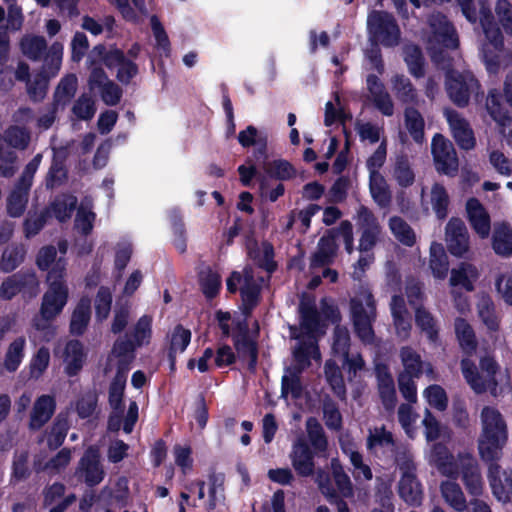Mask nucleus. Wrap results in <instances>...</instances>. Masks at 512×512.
Listing matches in <instances>:
<instances>
[{
	"label": "nucleus",
	"mask_w": 512,
	"mask_h": 512,
	"mask_svg": "<svg viewBox=\"0 0 512 512\" xmlns=\"http://www.w3.org/2000/svg\"><path fill=\"white\" fill-rule=\"evenodd\" d=\"M389 228L395 238L404 245L412 246L416 236L412 228L400 217H392L389 220Z\"/></svg>",
	"instance_id": "nucleus-50"
},
{
	"label": "nucleus",
	"mask_w": 512,
	"mask_h": 512,
	"mask_svg": "<svg viewBox=\"0 0 512 512\" xmlns=\"http://www.w3.org/2000/svg\"><path fill=\"white\" fill-rule=\"evenodd\" d=\"M403 371L400 374H408L416 378L424 373L430 380L436 379V373L430 362H425L421 356L410 347H403L400 351Z\"/></svg>",
	"instance_id": "nucleus-23"
},
{
	"label": "nucleus",
	"mask_w": 512,
	"mask_h": 512,
	"mask_svg": "<svg viewBox=\"0 0 512 512\" xmlns=\"http://www.w3.org/2000/svg\"><path fill=\"white\" fill-rule=\"evenodd\" d=\"M423 425L425 427V436L428 442L447 441L450 439V431L448 428L441 426L429 410H426L425 412Z\"/></svg>",
	"instance_id": "nucleus-45"
},
{
	"label": "nucleus",
	"mask_w": 512,
	"mask_h": 512,
	"mask_svg": "<svg viewBox=\"0 0 512 512\" xmlns=\"http://www.w3.org/2000/svg\"><path fill=\"white\" fill-rule=\"evenodd\" d=\"M429 266L435 278L444 279L447 276L449 269L448 257L440 243L431 244Z\"/></svg>",
	"instance_id": "nucleus-38"
},
{
	"label": "nucleus",
	"mask_w": 512,
	"mask_h": 512,
	"mask_svg": "<svg viewBox=\"0 0 512 512\" xmlns=\"http://www.w3.org/2000/svg\"><path fill=\"white\" fill-rule=\"evenodd\" d=\"M357 223L361 230L359 250L362 253L370 252L380 236L381 227L375 216L365 207L359 208Z\"/></svg>",
	"instance_id": "nucleus-19"
},
{
	"label": "nucleus",
	"mask_w": 512,
	"mask_h": 512,
	"mask_svg": "<svg viewBox=\"0 0 512 512\" xmlns=\"http://www.w3.org/2000/svg\"><path fill=\"white\" fill-rule=\"evenodd\" d=\"M24 286L38 287V281L34 274H28L25 277L14 275L8 278L1 286L0 296L4 299H10Z\"/></svg>",
	"instance_id": "nucleus-40"
},
{
	"label": "nucleus",
	"mask_w": 512,
	"mask_h": 512,
	"mask_svg": "<svg viewBox=\"0 0 512 512\" xmlns=\"http://www.w3.org/2000/svg\"><path fill=\"white\" fill-rule=\"evenodd\" d=\"M115 5L122 17L132 23H140L147 15V8L144 0H108Z\"/></svg>",
	"instance_id": "nucleus-34"
},
{
	"label": "nucleus",
	"mask_w": 512,
	"mask_h": 512,
	"mask_svg": "<svg viewBox=\"0 0 512 512\" xmlns=\"http://www.w3.org/2000/svg\"><path fill=\"white\" fill-rule=\"evenodd\" d=\"M103 61L107 67L118 69L117 77L123 83H128L137 74L136 65L125 60L120 50L109 51L104 56Z\"/></svg>",
	"instance_id": "nucleus-30"
},
{
	"label": "nucleus",
	"mask_w": 512,
	"mask_h": 512,
	"mask_svg": "<svg viewBox=\"0 0 512 512\" xmlns=\"http://www.w3.org/2000/svg\"><path fill=\"white\" fill-rule=\"evenodd\" d=\"M445 441H438L431 446L429 460L436 465L443 475L447 477L471 480L479 477L477 461L469 454L459 456L457 461H452Z\"/></svg>",
	"instance_id": "nucleus-6"
},
{
	"label": "nucleus",
	"mask_w": 512,
	"mask_h": 512,
	"mask_svg": "<svg viewBox=\"0 0 512 512\" xmlns=\"http://www.w3.org/2000/svg\"><path fill=\"white\" fill-rule=\"evenodd\" d=\"M151 325L152 318L147 315L142 316L137 321L132 332L133 342L129 341L133 349L135 346H142L149 343L152 334ZM118 341L128 342V340L123 339H119Z\"/></svg>",
	"instance_id": "nucleus-51"
},
{
	"label": "nucleus",
	"mask_w": 512,
	"mask_h": 512,
	"mask_svg": "<svg viewBox=\"0 0 512 512\" xmlns=\"http://www.w3.org/2000/svg\"><path fill=\"white\" fill-rule=\"evenodd\" d=\"M405 125L413 139L421 142L424 135V120L417 110L413 108L406 109Z\"/></svg>",
	"instance_id": "nucleus-58"
},
{
	"label": "nucleus",
	"mask_w": 512,
	"mask_h": 512,
	"mask_svg": "<svg viewBox=\"0 0 512 512\" xmlns=\"http://www.w3.org/2000/svg\"><path fill=\"white\" fill-rule=\"evenodd\" d=\"M492 247L497 255H512V228L505 222L496 223L492 236Z\"/></svg>",
	"instance_id": "nucleus-33"
},
{
	"label": "nucleus",
	"mask_w": 512,
	"mask_h": 512,
	"mask_svg": "<svg viewBox=\"0 0 512 512\" xmlns=\"http://www.w3.org/2000/svg\"><path fill=\"white\" fill-rule=\"evenodd\" d=\"M264 169L271 177L279 180H288L295 177L296 175V171L292 167V165L289 162L282 159L268 162L264 166Z\"/></svg>",
	"instance_id": "nucleus-62"
},
{
	"label": "nucleus",
	"mask_w": 512,
	"mask_h": 512,
	"mask_svg": "<svg viewBox=\"0 0 512 512\" xmlns=\"http://www.w3.org/2000/svg\"><path fill=\"white\" fill-rule=\"evenodd\" d=\"M427 49L435 62H440V55L444 49H455L458 46V37L454 27L445 16L437 13L430 16L428 21Z\"/></svg>",
	"instance_id": "nucleus-8"
},
{
	"label": "nucleus",
	"mask_w": 512,
	"mask_h": 512,
	"mask_svg": "<svg viewBox=\"0 0 512 512\" xmlns=\"http://www.w3.org/2000/svg\"><path fill=\"white\" fill-rule=\"evenodd\" d=\"M424 206L430 205L437 218L444 219L448 214L449 195L444 186L435 183L427 195H422Z\"/></svg>",
	"instance_id": "nucleus-31"
},
{
	"label": "nucleus",
	"mask_w": 512,
	"mask_h": 512,
	"mask_svg": "<svg viewBox=\"0 0 512 512\" xmlns=\"http://www.w3.org/2000/svg\"><path fill=\"white\" fill-rule=\"evenodd\" d=\"M48 289L44 293L40 308V318L35 319L33 326L45 333L47 339L53 335L50 321L55 319L68 301V287L64 282V266L58 262L56 267L47 274Z\"/></svg>",
	"instance_id": "nucleus-4"
},
{
	"label": "nucleus",
	"mask_w": 512,
	"mask_h": 512,
	"mask_svg": "<svg viewBox=\"0 0 512 512\" xmlns=\"http://www.w3.org/2000/svg\"><path fill=\"white\" fill-rule=\"evenodd\" d=\"M479 365L480 371L469 359H463L461 362L462 374L474 392L489 391L493 396H498L509 389L508 369L501 368L490 356L482 357Z\"/></svg>",
	"instance_id": "nucleus-3"
},
{
	"label": "nucleus",
	"mask_w": 512,
	"mask_h": 512,
	"mask_svg": "<svg viewBox=\"0 0 512 512\" xmlns=\"http://www.w3.org/2000/svg\"><path fill=\"white\" fill-rule=\"evenodd\" d=\"M495 287L499 297L512 306V270L500 273L495 279Z\"/></svg>",
	"instance_id": "nucleus-64"
},
{
	"label": "nucleus",
	"mask_w": 512,
	"mask_h": 512,
	"mask_svg": "<svg viewBox=\"0 0 512 512\" xmlns=\"http://www.w3.org/2000/svg\"><path fill=\"white\" fill-rule=\"evenodd\" d=\"M340 442L344 453L349 456L354 467L355 477H363L366 480H370L372 478V472L370 468L363 463L362 456L354 449L352 444H345L342 438Z\"/></svg>",
	"instance_id": "nucleus-55"
},
{
	"label": "nucleus",
	"mask_w": 512,
	"mask_h": 512,
	"mask_svg": "<svg viewBox=\"0 0 512 512\" xmlns=\"http://www.w3.org/2000/svg\"><path fill=\"white\" fill-rule=\"evenodd\" d=\"M341 238L345 244L346 251L351 254L354 249L352 224L344 221L337 229L330 230L321 237L318 248L312 258V266H323L330 263L336 256L338 249L337 239Z\"/></svg>",
	"instance_id": "nucleus-10"
},
{
	"label": "nucleus",
	"mask_w": 512,
	"mask_h": 512,
	"mask_svg": "<svg viewBox=\"0 0 512 512\" xmlns=\"http://www.w3.org/2000/svg\"><path fill=\"white\" fill-rule=\"evenodd\" d=\"M350 336L347 328L337 326L334 331L332 353L342 360L350 377H356L364 369V360L358 353L349 354Z\"/></svg>",
	"instance_id": "nucleus-15"
},
{
	"label": "nucleus",
	"mask_w": 512,
	"mask_h": 512,
	"mask_svg": "<svg viewBox=\"0 0 512 512\" xmlns=\"http://www.w3.org/2000/svg\"><path fill=\"white\" fill-rule=\"evenodd\" d=\"M42 155L37 154L25 167L19 182L7 198V212L12 217H19L23 214L27 201L28 192L32 185L33 177L39 168Z\"/></svg>",
	"instance_id": "nucleus-14"
},
{
	"label": "nucleus",
	"mask_w": 512,
	"mask_h": 512,
	"mask_svg": "<svg viewBox=\"0 0 512 512\" xmlns=\"http://www.w3.org/2000/svg\"><path fill=\"white\" fill-rule=\"evenodd\" d=\"M466 214L475 233L482 239L487 238L491 231L490 215L478 199L470 198L467 200Z\"/></svg>",
	"instance_id": "nucleus-22"
},
{
	"label": "nucleus",
	"mask_w": 512,
	"mask_h": 512,
	"mask_svg": "<svg viewBox=\"0 0 512 512\" xmlns=\"http://www.w3.org/2000/svg\"><path fill=\"white\" fill-rule=\"evenodd\" d=\"M26 339L21 336L13 340L5 353L4 367L9 372H15L25 356Z\"/></svg>",
	"instance_id": "nucleus-37"
},
{
	"label": "nucleus",
	"mask_w": 512,
	"mask_h": 512,
	"mask_svg": "<svg viewBox=\"0 0 512 512\" xmlns=\"http://www.w3.org/2000/svg\"><path fill=\"white\" fill-rule=\"evenodd\" d=\"M309 440L316 453L323 452L327 448V440L320 423L315 418H309L306 422Z\"/></svg>",
	"instance_id": "nucleus-59"
},
{
	"label": "nucleus",
	"mask_w": 512,
	"mask_h": 512,
	"mask_svg": "<svg viewBox=\"0 0 512 512\" xmlns=\"http://www.w3.org/2000/svg\"><path fill=\"white\" fill-rule=\"evenodd\" d=\"M200 284L205 296L213 298L221 287V278L216 272L207 268L200 273Z\"/></svg>",
	"instance_id": "nucleus-63"
},
{
	"label": "nucleus",
	"mask_w": 512,
	"mask_h": 512,
	"mask_svg": "<svg viewBox=\"0 0 512 512\" xmlns=\"http://www.w3.org/2000/svg\"><path fill=\"white\" fill-rule=\"evenodd\" d=\"M65 373L68 376H74L82 369L86 354L83 345L76 340L69 341L62 353Z\"/></svg>",
	"instance_id": "nucleus-29"
},
{
	"label": "nucleus",
	"mask_w": 512,
	"mask_h": 512,
	"mask_svg": "<svg viewBox=\"0 0 512 512\" xmlns=\"http://www.w3.org/2000/svg\"><path fill=\"white\" fill-rule=\"evenodd\" d=\"M96 219V214L92 211V202L89 199H84L75 217V229L84 234L88 235L91 233Z\"/></svg>",
	"instance_id": "nucleus-42"
},
{
	"label": "nucleus",
	"mask_w": 512,
	"mask_h": 512,
	"mask_svg": "<svg viewBox=\"0 0 512 512\" xmlns=\"http://www.w3.org/2000/svg\"><path fill=\"white\" fill-rule=\"evenodd\" d=\"M300 326L292 330V335L299 340L293 350L294 365L287 368L282 377V396L292 398L300 396L302 386L299 374L308 367L311 360L320 361L321 354L317 345L318 339L325 333V320L336 322L339 313L332 302L323 300L321 313H318L314 304L303 299L300 304Z\"/></svg>",
	"instance_id": "nucleus-1"
},
{
	"label": "nucleus",
	"mask_w": 512,
	"mask_h": 512,
	"mask_svg": "<svg viewBox=\"0 0 512 512\" xmlns=\"http://www.w3.org/2000/svg\"><path fill=\"white\" fill-rule=\"evenodd\" d=\"M376 375L382 402L387 409H393L396 402L393 378L387 368L381 365L376 366Z\"/></svg>",
	"instance_id": "nucleus-35"
},
{
	"label": "nucleus",
	"mask_w": 512,
	"mask_h": 512,
	"mask_svg": "<svg viewBox=\"0 0 512 512\" xmlns=\"http://www.w3.org/2000/svg\"><path fill=\"white\" fill-rule=\"evenodd\" d=\"M367 30L370 40L376 44L395 46L399 43V27L387 12H370L367 17Z\"/></svg>",
	"instance_id": "nucleus-12"
},
{
	"label": "nucleus",
	"mask_w": 512,
	"mask_h": 512,
	"mask_svg": "<svg viewBox=\"0 0 512 512\" xmlns=\"http://www.w3.org/2000/svg\"><path fill=\"white\" fill-rule=\"evenodd\" d=\"M392 176L401 187H408L414 183L415 174L405 158H398L395 162Z\"/></svg>",
	"instance_id": "nucleus-57"
},
{
	"label": "nucleus",
	"mask_w": 512,
	"mask_h": 512,
	"mask_svg": "<svg viewBox=\"0 0 512 512\" xmlns=\"http://www.w3.org/2000/svg\"><path fill=\"white\" fill-rule=\"evenodd\" d=\"M238 358L245 362L250 369L257 363V346L253 339L247 335H239L235 341Z\"/></svg>",
	"instance_id": "nucleus-41"
},
{
	"label": "nucleus",
	"mask_w": 512,
	"mask_h": 512,
	"mask_svg": "<svg viewBox=\"0 0 512 512\" xmlns=\"http://www.w3.org/2000/svg\"><path fill=\"white\" fill-rule=\"evenodd\" d=\"M77 203V198L73 195H61L57 197L49 208V213L60 222L70 218L72 211Z\"/></svg>",
	"instance_id": "nucleus-44"
},
{
	"label": "nucleus",
	"mask_w": 512,
	"mask_h": 512,
	"mask_svg": "<svg viewBox=\"0 0 512 512\" xmlns=\"http://www.w3.org/2000/svg\"><path fill=\"white\" fill-rule=\"evenodd\" d=\"M81 469L85 472V480H102L104 473L100 467L97 450L88 449L80 462Z\"/></svg>",
	"instance_id": "nucleus-43"
},
{
	"label": "nucleus",
	"mask_w": 512,
	"mask_h": 512,
	"mask_svg": "<svg viewBox=\"0 0 512 512\" xmlns=\"http://www.w3.org/2000/svg\"><path fill=\"white\" fill-rule=\"evenodd\" d=\"M263 280L255 277L254 271L251 268H245L243 275L234 272L227 280V288L230 292L237 290V284H240L241 295L244 303L248 306H253L259 296L260 287Z\"/></svg>",
	"instance_id": "nucleus-17"
},
{
	"label": "nucleus",
	"mask_w": 512,
	"mask_h": 512,
	"mask_svg": "<svg viewBox=\"0 0 512 512\" xmlns=\"http://www.w3.org/2000/svg\"><path fill=\"white\" fill-rule=\"evenodd\" d=\"M370 192L379 206L385 207L390 203L391 193L381 174L370 175Z\"/></svg>",
	"instance_id": "nucleus-46"
},
{
	"label": "nucleus",
	"mask_w": 512,
	"mask_h": 512,
	"mask_svg": "<svg viewBox=\"0 0 512 512\" xmlns=\"http://www.w3.org/2000/svg\"><path fill=\"white\" fill-rule=\"evenodd\" d=\"M191 340V332L182 326H177L171 336L170 352L171 365H174V358L177 354L183 353Z\"/></svg>",
	"instance_id": "nucleus-54"
},
{
	"label": "nucleus",
	"mask_w": 512,
	"mask_h": 512,
	"mask_svg": "<svg viewBox=\"0 0 512 512\" xmlns=\"http://www.w3.org/2000/svg\"><path fill=\"white\" fill-rule=\"evenodd\" d=\"M468 21L474 23L479 18L483 29L484 39L480 51L489 73H498L512 63V54L504 49L503 36L494 22L491 10L486 0H477V7L472 0H457Z\"/></svg>",
	"instance_id": "nucleus-2"
},
{
	"label": "nucleus",
	"mask_w": 512,
	"mask_h": 512,
	"mask_svg": "<svg viewBox=\"0 0 512 512\" xmlns=\"http://www.w3.org/2000/svg\"><path fill=\"white\" fill-rule=\"evenodd\" d=\"M480 419L479 453L485 461L497 460L507 443V424L502 414L496 408L490 406L482 409Z\"/></svg>",
	"instance_id": "nucleus-5"
},
{
	"label": "nucleus",
	"mask_w": 512,
	"mask_h": 512,
	"mask_svg": "<svg viewBox=\"0 0 512 512\" xmlns=\"http://www.w3.org/2000/svg\"><path fill=\"white\" fill-rule=\"evenodd\" d=\"M55 410V399L50 395L40 396L31 413L30 427L32 429H39L42 427L53 415Z\"/></svg>",
	"instance_id": "nucleus-32"
},
{
	"label": "nucleus",
	"mask_w": 512,
	"mask_h": 512,
	"mask_svg": "<svg viewBox=\"0 0 512 512\" xmlns=\"http://www.w3.org/2000/svg\"><path fill=\"white\" fill-rule=\"evenodd\" d=\"M478 315L482 319L483 323L490 330H495L498 327V318L495 314L494 303L492 299L487 295L479 297L477 303Z\"/></svg>",
	"instance_id": "nucleus-53"
},
{
	"label": "nucleus",
	"mask_w": 512,
	"mask_h": 512,
	"mask_svg": "<svg viewBox=\"0 0 512 512\" xmlns=\"http://www.w3.org/2000/svg\"><path fill=\"white\" fill-rule=\"evenodd\" d=\"M486 106L491 117L502 127V133L506 135L505 128L511 123V119L507 112L502 109L499 103V95L496 90L489 92Z\"/></svg>",
	"instance_id": "nucleus-49"
},
{
	"label": "nucleus",
	"mask_w": 512,
	"mask_h": 512,
	"mask_svg": "<svg viewBox=\"0 0 512 512\" xmlns=\"http://www.w3.org/2000/svg\"><path fill=\"white\" fill-rule=\"evenodd\" d=\"M22 53L30 59L37 60L41 57L43 51L46 49V41L41 36L27 35L22 38L21 43Z\"/></svg>",
	"instance_id": "nucleus-56"
},
{
	"label": "nucleus",
	"mask_w": 512,
	"mask_h": 512,
	"mask_svg": "<svg viewBox=\"0 0 512 512\" xmlns=\"http://www.w3.org/2000/svg\"><path fill=\"white\" fill-rule=\"evenodd\" d=\"M445 241L449 252L456 257H463L469 251V234L461 219L449 220L445 230Z\"/></svg>",
	"instance_id": "nucleus-20"
},
{
	"label": "nucleus",
	"mask_w": 512,
	"mask_h": 512,
	"mask_svg": "<svg viewBox=\"0 0 512 512\" xmlns=\"http://www.w3.org/2000/svg\"><path fill=\"white\" fill-rule=\"evenodd\" d=\"M444 114L458 145L465 150L474 148L475 137L468 122L454 110L445 109Z\"/></svg>",
	"instance_id": "nucleus-24"
},
{
	"label": "nucleus",
	"mask_w": 512,
	"mask_h": 512,
	"mask_svg": "<svg viewBox=\"0 0 512 512\" xmlns=\"http://www.w3.org/2000/svg\"><path fill=\"white\" fill-rule=\"evenodd\" d=\"M455 332L461 348L466 353L473 352L476 347V341L471 326L464 319L458 318L455 321Z\"/></svg>",
	"instance_id": "nucleus-52"
},
{
	"label": "nucleus",
	"mask_w": 512,
	"mask_h": 512,
	"mask_svg": "<svg viewBox=\"0 0 512 512\" xmlns=\"http://www.w3.org/2000/svg\"><path fill=\"white\" fill-rule=\"evenodd\" d=\"M446 90L457 106L464 107L471 96L478 97L480 85L469 71L450 70L446 75Z\"/></svg>",
	"instance_id": "nucleus-13"
},
{
	"label": "nucleus",
	"mask_w": 512,
	"mask_h": 512,
	"mask_svg": "<svg viewBox=\"0 0 512 512\" xmlns=\"http://www.w3.org/2000/svg\"><path fill=\"white\" fill-rule=\"evenodd\" d=\"M398 493L409 505L419 506L424 496L422 482H398Z\"/></svg>",
	"instance_id": "nucleus-48"
},
{
	"label": "nucleus",
	"mask_w": 512,
	"mask_h": 512,
	"mask_svg": "<svg viewBox=\"0 0 512 512\" xmlns=\"http://www.w3.org/2000/svg\"><path fill=\"white\" fill-rule=\"evenodd\" d=\"M91 302L89 298H82L73 311L70 329L75 335H81L90 320Z\"/></svg>",
	"instance_id": "nucleus-39"
},
{
	"label": "nucleus",
	"mask_w": 512,
	"mask_h": 512,
	"mask_svg": "<svg viewBox=\"0 0 512 512\" xmlns=\"http://www.w3.org/2000/svg\"><path fill=\"white\" fill-rule=\"evenodd\" d=\"M133 359L134 355L131 343L125 341H116L114 343L111 355L108 359L110 365L117 366V373L109 389V402L114 410H118L121 407L127 372L130 369L129 366Z\"/></svg>",
	"instance_id": "nucleus-7"
},
{
	"label": "nucleus",
	"mask_w": 512,
	"mask_h": 512,
	"mask_svg": "<svg viewBox=\"0 0 512 512\" xmlns=\"http://www.w3.org/2000/svg\"><path fill=\"white\" fill-rule=\"evenodd\" d=\"M441 493L447 505L452 509L463 512L467 509V499L458 482H441Z\"/></svg>",
	"instance_id": "nucleus-36"
},
{
	"label": "nucleus",
	"mask_w": 512,
	"mask_h": 512,
	"mask_svg": "<svg viewBox=\"0 0 512 512\" xmlns=\"http://www.w3.org/2000/svg\"><path fill=\"white\" fill-rule=\"evenodd\" d=\"M63 50V45L59 42L53 43L49 48L44 65L46 76H40L39 79H36L34 82L28 83V92L33 99H42L46 94L47 77H53L59 72L63 58Z\"/></svg>",
	"instance_id": "nucleus-16"
},
{
	"label": "nucleus",
	"mask_w": 512,
	"mask_h": 512,
	"mask_svg": "<svg viewBox=\"0 0 512 512\" xmlns=\"http://www.w3.org/2000/svg\"><path fill=\"white\" fill-rule=\"evenodd\" d=\"M392 89L396 96L403 102H414L416 100V90L404 76L396 75L393 77Z\"/></svg>",
	"instance_id": "nucleus-61"
},
{
	"label": "nucleus",
	"mask_w": 512,
	"mask_h": 512,
	"mask_svg": "<svg viewBox=\"0 0 512 512\" xmlns=\"http://www.w3.org/2000/svg\"><path fill=\"white\" fill-rule=\"evenodd\" d=\"M324 373L326 381L329 383L334 393L339 397H344L346 389L342 372L333 359L325 363Z\"/></svg>",
	"instance_id": "nucleus-47"
},
{
	"label": "nucleus",
	"mask_w": 512,
	"mask_h": 512,
	"mask_svg": "<svg viewBox=\"0 0 512 512\" xmlns=\"http://www.w3.org/2000/svg\"><path fill=\"white\" fill-rule=\"evenodd\" d=\"M367 89L377 109L385 116H391L394 105L383 83L375 75H368L366 79Z\"/></svg>",
	"instance_id": "nucleus-27"
},
{
	"label": "nucleus",
	"mask_w": 512,
	"mask_h": 512,
	"mask_svg": "<svg viewBox=\"0 0 512 512\" xmlns=\"http://www.w3.org/2000/svg\"><path fill=\"white\" fill-rule=\"evenodd\" d=\"M478 268L468 262H462L450 272L449 284L451 287H461L471 292L475 289V283L479 279Z\"/></svg>",
	"instance_id": "nucleus-26"
},
{
	"label": "nucleus",
	"mask_w": 512,
	"mask_h": 512,
	"mask_svg": "<svg viewBox=\"0 0 512 512\" xmlns=\"http://www.w3.org/2000/svg\"><path fill=\"white\" fill-rule=\"evenodd\" d=\"M319 489L323 495L327 497V500L332 505L336 506L337 512H350L348 508L347 502L343 499L341 495L337 492L334 484H336L337 489L341 490L342 494L345 497L352 495V482H317Z\"/></svg>",
	"instance_id": "nucleus-28"
},
{
	"label": "nucleus",
	"mask_w": 512,
	"mask_h": 512,
	"mask_svg": "<svg viewBox=\"0 0 512 512\" xmlns=\"http://www.w3.org/2000/svg\"><path fill=\"white\" fill-rule=\"evenodd\" d=\"M30 140L29 133L18 127H11L5 133V138L0 135V176L11 177L16 172V154L7 146L25 149Z\"/></svg>",
	"instance_id": "nucleus-11"
},
{
	"label": "nucleus",
	"mask_w": 512,
	"mask_h": 512,
	"mask_svg": "<svg viewBox=\"0 0 512 512\" xmlns=\"http://www.w3.org/2000/svg\"><path fill=\"white\" fill-rule=\"evenodd\" d=\"M351 312L355 331L366 343L373 339L372 321L375 318V302L368 288L362 287L351 300Z\"/></svg>",
	"instance_id": "nucleus-9"
},
{
	"label": "nucleus",
	"mask_w": 512,
	"mask_h": 512,
	"mask_svg": "<svg viewBox=\"0 0 512 512\" xmlns=\"http://www.w3.org/2000/svg\"><path fill=\"white\" fill-rule=\"evenodd\" d=\"M290 460L301 477H309L314 470L313 453L304 438L299 437L292 445Z\"/></svg>",
	"instance_id": "nucleus-25"
},
{
	"label": "nucleus",
	"mask_w": 512,
	"mask_h": 512,
	"mask_svg": "<svg viewBox=\"0 0 512 512\" xmlns=\"http://www.w3.org/2000/svg\"><path fill=\"white\" fill-rule=\"evenodd\" d=\"M89 88L92 92H98L102 100L110 106L116 105L121 98L120 88L110 81L101 68L92 69L89 77Z\"/></svg>",
	"instance_id": "nucleus-21"
},
{
	"label": "nucleus",
	"mask_w": 512,
	"mask_h": 512,
	"mask_svg": "<svg viewBox=\"0 0 512 512\" xmlns=\"http://www.w3.org/2000/svg\"><path fill=\"white\" fill-rule=\"evenodd\" d=\"M432 154L436 169L446 175H454L458 170V159L452 143L437 134L432 140Z\"/></svg>",
	"instance_id": "nucleus-18"
},
{
	"label": "nucleus",
	"mask_w": 512,
	"mask_h": 512,
	"mask_svg": "<svg viewBox=\"0 0 512 512\" xmlns=\"http://www.w3.org/2000/svg\"><path fill=\"white\" fill-rule=\"evenodd\" d=\"M112 304V292L107 287H101L96 295L94 307L98 321H104L110 314Z\"/></svg>",
	"instance_id": "nucleus-60"
}]
</instances>
